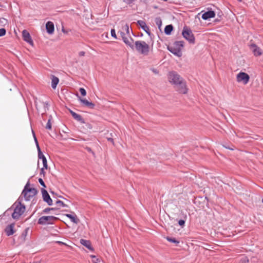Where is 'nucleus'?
<instances>
[{
	"label": "nucleus",
	"mask_w": 263,
	"mask_h": 263,
	"mask_svg": "<svg viewBox=\"0 0 263 263\" xmlns=\"http://www.w3.org/2000/svg\"><path fill=\"white\" fill-rule=\"evenodd\" d=\"M169 82L175 85L177 91L180 93L185 94L187 92L185 81L175 71L169 72L168 74Z\"/></svg>",
	"instance_id": "obj_1"
},
{
	"label": "nucleus",
	"mask_w": 263,
	"mask_h": 263,
	"mask_svg": "<svg viewBox=\"0 0 263 263\" xmlns=\"http://www.w3.org/2000/svg\"><path fill=\"white\" fill-rule=\"evenodd\" d=\"M12 206H14L12 217L14 219H17L24 214L26 210V206L22 203V200L20 199V197Z\"/></svg>",
	"instance_id": "obj_2"
},
{
	"label": "nucleus",
	"mask_w": 263,
	"mask_h": 263,
	"mask_svg": "<svg viewBox=\"0 0 263 263\" xmlns=\"http://www.w3.org/2000/svg\"><path fill=\"white\" fill-rule=\"evenodd\" d=\"M183 46V41H175L172 45L167 46V49L174 55L181 57L182 55L181 49Z\"/></svg>",
	"instance_id": "obj_3"
},
{
	"label": "nucleus",
	"mask_w": 263,
	"mask_h": 263,
	"mask_svg": "<svg viewBox=\"0 0 263 263\" xmlns=\"http://www.w3.org/2000/svg\"><path fill=\"white\" fill-rule=\"evenodd\" d=\"M29 186L30 181L28 180L22 192V195L24 196L26 201H30L31 198L35 196L37 193V191L35 188L30 187Z\"/></svg>",
	"instance_id": "obj_4"
},
{
	"label": "nucleus",
	"mask_w": 263,
	"mask_h": 263,
	"mask_svg": "<svg viewBox=\"0 0 263 263\" xmlns=\"http://www.w3.org/2000/svg\"><path fill=\"white\" fill-rule=\"evenodd\" d=\"M134 48L138 52L143 55H147L149 51V45L142 41H136Z\"/></svg>",
	"instance_id": "obj_5"
},
{
	"label": "nucleus",
	"mask_w": 263,
	"mask_h": 263,
	"mask_svg": "<svg viewBox=\"0 0 263 263\" xmlns=\"http://www.w3.org/2000/svg\"><path fill=\"white\" fill-rule=\"evenodd\" d=\"M183 37L189 43L194 44L195 43V36L191 29L186 26H184L182 31Z\"/></svg>",
	"instance_id": "obj_6"
},
{
	"label": "nucleus",
	"mask_w": 263,
	"mask_h": 263,
	"mask_svg": "<svg viewBox=\"0 0 263 263\" xmlns=\"http://www.w3.org/2000/svg\"><path fill=\"white\" fill-rule=\"evenodd\" d=\"M57 219L54 216H43L39 219L37 223L41 225L53 224V221Z\"/></svg>",
	"instance_id": "obj_7"
},
{
	"label": "nucleus",
	"mask_w": 263,
	"mask_h": 263,
	"mask_svg": "<svg viewBox=\"0 0 263 263\" xmlns=\"http://www.w3.org/2000/svg\"><path fill=\"white\" fill-rule=\"evenodd\" d=\"M236 78L238 82L246 85L249 81L250 76L245 72H240L237 74Z\"/></svg>",
	"instance_id": "obj_8"
},
{
	"label": "nucleus",
	"mask_w": 263,
	"mask_h": 263,
	"mask_svg": "<svg viewBox=\"0 0 263 263\" xmlns=\"http://www.w3.org/2000/svg\"><path fill=\"white\" fill-rule=\"evenodd\" d=\"M41 193L43 201L46 202L48 205H52L53 204V201L47 190L42 188L41 189Z\"/></svg>",
	"instance_id": "obj_9"
},
{
	"label": "nucleus",
	"mask_w": 263,
	"mask_h": 263,
	"mask_svg": "<svg viewBox=\"0 0 263 263\" xmlns=\"http://www.w3.org/2000/svg\"><path fill=\"white\" fill-rule=\"evenodd\" d=\"M137 25L143 30L144 31L147 35L152 37V35L153 34L151 32L149 27L146 25V23L142 20H138L137 22Z\"/></svg>",
	"instance_id": "obj_10"
},
{
	"label": "nucleus",
	"mask_w": 263,
	"mask_h": 263,
	"mask_svg": "<svg viewBox=\"0 0 263 263\" xmlns=\"http://www.w3.org/2000/svg\"><path fill=\"white\" fill-rule=\"evenodd\" d=\"M250 48L256 57L260 56L263 53L262 50L254 44H251L250 45Z\"/></svg>",
	"instance_id": "obj_11"
},
{
	"label": "nucleus",
	"mask_w": 263,
	"mask_h": 263,
	"mask_svg": "<svg viewBox=\"0 0 263 263\" xmlns=\"http://www.w3.org/2000/svg\"><path fill=\"white\" fill-rule=\"evenodd\" d=\"M22 36L23 40L25 42H26L31 45H32L33 44V42L32 40L30 33L28 31H27L26 30H24L22 31Z\"/></svg>",
	"instance_id": "obj_12"
},
{
	"label": "nucleus",
	"mask_w": 263,
	"mask_h": 263,
	"mask_svg": "<svg viewBox=\"0 0 263 263\" xmlns=\"http://www.w3.org/2000/svg\"><path fill=\"white\" fill-rule=\"evenodd\" d=\"M14 226H15V223H12L10 224H8L5 228V232L8 236L12 235L14 233V232H15Z\"/></svg>",
	"instance_id": "obj_13"
},
{
	"label": "nucleus",
	"mask_w": 263,
	"mask_h": 263,
	"mask_svg": "<svg viewBox=\"0 0 263 263\" xmlns=\"http://www.w3.org/2000/svg\"><path fill=\"white\" fill-rule=\"evenodd\" d=\"M215 16V13L214 11L211 10L206 12H204L201 16V17L204 20H208L210 18H213Z\"/></svg>",
	"instance_id": "obj_14"
},
{
	"label": "nucleus",
	"mask_w": 263,
	"mask_h": 263,
	"mask_svg": "<svg viewBox=\"0 0 263 263\" xmlns=\"http://www.w3.org/2000/svg\"><path fill=\"white\" fill-rule=\"evenodd\" d=\"M69 112H70V114L71 115V116H72V117L76 120L79 122L81 124L85 123L84 119L82 117V116L80 115L77 114L76 112H75L74 111H73L70 109L69 110Z\"/></svg>",
	"instance_id": "obj_15"
},
{
	"label": "nucleus",
	"mask_w": 263,
	"mask_h": 263,
	"mask_svg": "<svg viewBox=\"0 0 263 263\" xmlns=\"http://www.w3.org/2000/svg\"><path fill=\"white\" fill-rule=\"evenodd\" d=\"M38 153V157L39 159H41L42 160L43 164L46 169H47L48 168V164H47V161L46 159V158L43 154V153L42 152L41 149L37 150Z\"/></svg>",
	"instance_id": "obj_16"
},
{
	"label": "nucleus",
	"mask_w": 263,
	"mask_h": 263,
	"mask_svg": "<svg viewBox=\"0 0 263 263\" xmlns=\"http://www.w3.org/2000/svg\"><path fill=\"white\" fill-rule=\"evenodd\" d=\"M46 29L48 34H53L54 31V24L51 21H48L46 24Z\"/></svg>",
	"instance_id": "obj_17"
},
{
	"label": "nucleus",
	"mask_w": 263,
	"mask_h": 263,
	"mask_svg": "<svg viewBox=\"0 0 263 263\" xmlns=\"http://www.w3.org/2000/svg\"><path fill=\"white\" fill-rule=\"evenodd\" d=\"M122 39L127 46H129L133 50L134 49V45L133 44V42H134L133 38L130 37L129 40H128L125 35L122 38Z\"/></svg>",
	"instance_id": "obj_18"
},
{
	"label": "nucleus",
	"mask_w": 263,
	"mask_h": 263,
	"mask_svg": "<svg viewBox=\"0 0 263 263\" xmlns=\"http://www.w3.org/2000/svg\"><path fill=\"white\" fill-rule=\"evenodd\" d=\"M80 243L81 245L85 246L88 250H93V248L91 246L90 241L86 240V239H81L80 240Z\"/></svg>",
	"instance_id": "obj_19"
},
{
	"label": "nucleus",
	"mask_w": 263,
	"mask_h": 263,
	"mask_svg": "<svg viewBox=\"0 0 263 263\" xmlns=\"http://www.w3.org/2000/svg\"><path fill=\"white\" fill-rule=\"evenodd\" d=\"M80 101L82 103H83L85 106L89 107L90 108L93 109L95 106L94 103L88 101L86 99L80 98Z\"/></svg>",
	"instance_id": "obj_20"
},
{
	"label": "nucleus",
	"mask_w": 263,
	"mask_h": 263,
	"mask_svg": "<svg viewBox=\"0 0 263 263\" xmlns=\"http://www.w3.org/2000/svg\"><path fill=\"white\" fill-rule=\"evenodd\" d=\"M59 82V78L54 75H51V87L53 89L56 88Z\"/></svg>",
	"instance_id": "obj_21"
},
{
	"label": "nucleus",
	"mask_w": 263,
	"mask_h": 263,
	"mask_svg": "<svg viewBox=\"0 0 263 263\" xmlns=\"http://www.w3.org/2000/svg\"><path fill=\"white\" fill-rule=\"evenodd\" d=\"M174 29V27L173 25L170 24L166 25L164 28V33L166 35H170L172 33V32L173 31Z\"/></svg>",
	"instance_id": "obj_22"
},
{
	"label": "nucleus",
	"mask_w": 263,
	"mask_h": 263,
	"mask_svg": "<svg viewBox=\"0 0 263 263\" xmlns=\"http://www.w3.org/2000/svg\"><path fill=\"white\" fill-rule=\"evenodd\" d=\"M65 216L68 217L71 220V221L74 223L77 224L79 221L76 215H73L70 214H66Z\"/></svg>",
	"instance_id": "obj_23"
},
{
	"label": "nucleus",
	"mask_w": 263,
	"mask_h": 263,
	"mask_svg": "<svg viewBox=\"0 0 263 263\" xmlns=\"http://www.w3.org/2000/svg\"><path fill=\"white\" fill-rule=\"evenodd\" d=\"M166 240L172 243H175L176 245H178L179 243V241L177 239H176L175 237H166Z\"/></svg>",
	"instance_id": "obj_24"
},
{
	"label": "nucleus",
	"mask_w": 263,
	"mask_h": 263,
	"mask_svg": "<svg viewBox=\"0 0 263 263\" xmlns=\"http://www.w3.org/2000/svg\"><path fill=\"white\" fill-rule=\"evenodd\" d=\"M187 218V215H185V216H184V219H179L178 221V224L182 228H183L184 226H185V221H186V219Z\"/></svg>",
	"instance_id": "obj_25"
},
{
	"label": "nucleus",
	"mask_w": 263,
	"mask_h": 263,
	"mask_svg": "<svg viewBox=\"0 0 263 263\" xmlns=\"http://www.w3.org/2000/svg\"><path fill=\"white\" fill-rule=\"evenodd\" d=\"M13 208H14V206H11L10 208L7 209L4 212L3 216H9L10 215H12Z\"/></svg>",
	"instance_id": "obj_26"
},
{
	"label": "nucleus",
	"mask_w": 263,
	"mask_h": 263,
	"mask_svg": "<svg viewBox=\"0 0 263 263\" xmlns=\"http://www.w3.org/2000/svg\"><path fill=\"white\" fill-rule=\"evenodd\" d=\"M56 204L59 205L60 207H63V208H68V206L65 204L61 200H58L57 201H56Z\"/></svg>",
	"instance_id": "obj_27"
},
{
	"label": "nucleus",
	"mask_w": 263,
	"mask_h": 263,
	"mask_svg": "<svg viewBox=\"0 0 263 263\" xmlns=\"http://www.w3.org/2000/svg\"><path fill=\"white\" fill-rule=\"evenodd\" d=\"M57 208H47L44 209L42 211V213L44 214H48L50 211H54L57 210Z\"/></svg>",
	"instance_id": "obj_28"
},
{
	"label": "nucleus",
	"mask_w": 263,
	"mask_h": 263,
	"mask_svg": "<svg viewBox=\"0 0 263 263\" xmlns=\"http://www.w3.org/2000/svg\"><path fill=\"white\" fill-rule=\"evenodd\" d=\"M156 24L158 26V28L160 29L162 26V21L160 17H157L155 21Z\"/></svg>",
	"instance_id": "obj_29"
},
{
	"label": "nucleus",
	"mask_w": 263,
	"mask_h": 263,
	"mask_svg": "<svg viewBox=\"0 0 263 263\" xmlns=\"http://www.w3.org/2000/svg\"><path fill=\"white\" fill-rule=\"evenodd\" d=\"M51 118H50V119H48V122L46 124V128L47 129H51L52 125H51Z\"/></svg>",
	"instance_id": "obj_30"
},
{
	"label": "nucleus",
	"mask_w": 263,
	"mask_h": 263,
	"mask_svg": "<svg viewBox=\"0 0 263 263\" xmlns=\"http://www.w3.org/2000/svg\"><path fill=\"white\" fill-rule=\"evenodd\" d=\"M249 262V259L246 256H243L241 258L239 263H248Z\"/></svg>",
	"instance_id": "obj_31"
},
{
	"label": "nucleus",
	"mask_w": 263,
	"mask_h": 263,
	"mask_svg": "<svg viewBox=\"0 0 263 263\" xmlns=\"http://www.w3.org/2000/svg\"><path fill=\"white\" fill-rule=\"evenodd\" d=\"M111 36L115 39H117V36L116 33V30L115 29H111L110 30Z\"/></svg>",
	"instance_id": "obj_32"
},
{
	"label": "nucleus",
	"mask_w": 263,
	"mask_h": 263,
	"mask_svg": "<svg viewBox=\"0 0 263 263\" xmlns=\"http://www.w3.org/2000/svg\"><path fill=\"white\" fill-rule=\"evenodd\" d=\"M6 33V30L5 28H3L0 29V37L4 36Z\"/></svg>",
	"instance_id": "obj_33"
},
{
	"label": "nucleus",
	"mask_w": 263,
	"mask_h": 263,
	"mask_svg": "<svg viewBox=\"0 0 263 263\" xmlns=\"http://www.w3.org/2000/svg\"><path fill=\"white\" fill-rule=\"evenodd\" d=\"M80 92L82 96H85L86 95V91L84 88H80L79 89Z\"/></svg>",
	"instance_id": "obj_34"
},
{
	"label": "nucleus",
	"mask_w": 263,
	"mask_h": 263,
	"mask_svg": "<svg viewBox=\"0 0 263 263\" xmlns=\"http://www.w3.org/2000/svg\"><path fill=\"white\" fill-rule=\"evenodd\" d=\"M124 29L126 31V34L128 35H129L130 34H129V26L127 24H126L124 27Z\"/></svg>",
	"instance_id": "obj_35"
},
{
	"label": "nucleus",
	"mask_w": 263,
	"mask_h": 263,
	"mask_svg": "<svg viewBox=\"0 0 263 263\" xmlns=\"http://www.w3.org/2000/svg\"><path fill=\"white\" fill-rule=\"evenodd\" d=\"M33 139H34L37 149L40 150L41 149V148L40 147V145H39V142H38V141H37L36 136H34V138H33Z\"/></svg>",
	"instance_id": "obj_36"
},
{
	"label": "nucleus",
	"mask_w": 263,
	"mask_h": 263,
	"mask_svg": "<svg viewBox=\"0 0 263 263\" xmlns=\"http://www.w3.org/2000/svg\"><path fill=\"white\" fill-rule=\"evenodd\" d=\"M38 180L40 184L44 187V189L46 187V185L42 178H39Z\"/></svg>",
	"instance_id": "obj_37"
},
{
	"label": "nucleus",
	"mask_w": 263,
	"mask_h": 263,
	"mask_svg": "<svg viewBox=\"0 0 263 263\" xmlns=\"http://www.w3.org/2000/svg\"><path fill=\"white\" fill-rule=\"evenodd\" d=\"M135 0H123V1L127 5H130L134 3Z\"/></svg>",
	"instance_id": "obj_38"
},
{
	"label": "nucleus",
	"mask_w": 263,
	"mask_h": 263,
	"mask_svg": "<svg viewBox=\"0 0 263 263\" xmlns=\"http://www.w3.org/2000/svg\"><path fill=\"white\" fill-rule=\"evenodd\" d=\"M92 257L94 258L92 260L93 263H99L100 262V260L99 258H96L95 256H92Z\"/></svg>",
	"instance_id": "obj_39"
},
{
	"label": "nucleus",
	"mask_w": 263,
	"mask_h": 263,
	"mask_svg": "<svg viewBox=\"0 0 263 263\" xmlns=\"http://www.w3.org/2000/svg\"><path fill=\"white\" fill-rule=\"evenodd\" d=\"M27 230H28V229H25V230L22 233V234L21 235V237H23L24 239L25 238V237L27 235Z\"/></svg>",
	"instance_id": "obj_40"
},
{
	"label": "nucleus",
	"mask_w": 263,
	"mask_h": 263,
	"mask_svg": "<svg viewBox=\"0 0 263 263\" xmlns=\"http://www.w3.org/2000/svg\"><path fill=\"white\" fill-rule=\"evenodd\" d=\"M44 169H46V168H44V167L43 166V167L41 169V172H40V175H43L44 176H45V174Z\"/></svg>",
	"instance_id": "obj_41"
},
{
	"label": "nucleus",
	"mask_w": 263,
	"mask_h": 263,
	"mask_svg": "<svg viewBox=\"0 0 263 263\" xmlns=\"http://www.w3.org/2000/svg\"><path fill=\"white\" fill-rule=\"evenodd\" d=\"M141 2L147 4L149 3L150 0H140Z\"/></svg>",
	"instance_id": "obj_42"
},
{
	"label": "nucleus",
	"mask_w": 263,
	"mask_h": 263,
	"mask_svg": "<svg viewBox=\"0 0 263 263\" xmlns=\"http://www.w3.org/2000/svg\"><path fill=\"white\" fill-rule=\"evenodd\" d=\"M118 33H120L122 38L125 35V33L123 31H119Z\"/></svg>",
	"instance_id": "obj_43"
},
{
	"label": "nucleus",
	"mask_w": 263,
	"mask_h": 263,
	"mask_svg": "<svg viewBox=\"0 0 263 263\" xmlns=\"http://www.w3.org/2000/svg\"><path fill=\"white\" fill-rule=\"evenodd\" d=\"M85 52L84 51H80L79 53V56L83 57L84 56Z\"/></svg>",
	"instance_id": "obj_44"
},
{
	"label": "nucleus",
	"mask_w": 263,
	"mask_h": 263,
	"mask_svg": "<svg viewBox=\"0 0 263 263\" xmlns=\"http://www.w3.org/2000/svg\"><path fill=\"white\" fill-rule=\"evenodd\" d=\"M48 105H49V104L47 102H44V107L45 108H48Z\"/></svg>",
	"instance_id": "obj_45"
},
{
	"label": "nucleus",
	"mask_w": 263,
	"mask_h": 263,
	"mask_svg": "<svg viewBox=\"0 0 263 263\" xmlns=\"http://www.w3.org/2000/svg\"><path fill=\"white\" fill-rule=\"evenodd\" d=\"M62 32L64 33H68V31L66 30L63 27L62 28Z\"/></svg>",
	"instance_id": "obj_46"
},
{
	"label": "nucleus",
	"mask_w": 263,
	"mask_h": 263,
	"mask_svg": "<svg viewBox=\"0 0 263 263\" xmlns=\"http://www.w3.org/2000/svg\"><path fill=\"white\" fill-rule=\"evenodd\" d=\"M108 141H110L112 143H114V139L111 138H107Z\"/></svg>",
	"instance_id": "obj_47"
},
{
	"label": "nucleus",
	"mask_w": 263,
	"mask_h": 263,
	"mask_svg": "<svg viewBox=\"0 0 263 263\" xmlns=\"http://www.w3.org/2000/svg\"><path fill=\"white\" fill-rule=\"evenodd\" d=\"M87 151H88L89 152H91V153H93V152L92 151V150H91V148H90V147H87Z\"/></svg>",
	"instance_id": "obj_48"
},
{
	"label": "nucleus",
	"mask_w": 263,
	"mask_h": 263,
	"mask_svg": "<svg viewBox=\"0 0 263 263\" xmlns=\"http://www.w3.org/2000/svg\"><path fill=\"white\" fill-rule=\"evenodd\" d=\"M57 243H59V244H64V242H62V241H57Z\"/></svg>",
	"instance_id": "obj_49"
},
{
	"label": "nucleus",
	"mask_w": 263,
	"mask_h": 263,
	"mask_svg": "<svg viewBox=\"0 0 263 263\" xmlns=\"http://www.w3.org/2000/svg\"><path fill=\"white\" fill-rule=\"evenodd\" d=\"M32 133L33 138H34V136H35V134L34 132L32 129Z\"/></svg>",
	"instance_id": "obj_50"
},
{
	"label": "nucleus",
	"mask_w": 263,
	"mask_h": 263,
	"mask_svg": "<svg viewBox=\"0 0 263 263\" xmlns=\"http://www.w3.org/2000/svg\"><path fill=\"white\" fill-rule=\"evenodd\" d=\"M153 71L154 72H155V73H157V72H157V70H156V69H153Z\"/></svg>",
	"instance_id": "obj_51"
},
{
	"label": "nucleus",
	"mask_w": 263,
	"mask_h": 263,
	"mask_svg": "<svg viewBox=\"0 0 263 263\" xmlns=\"http://www.w3.org/2000/svg\"><path fill=\"white\" fill-rule=\"evenodd\" d=\"M225 147L226 148H227V149H230V146H226Z\"/></svg>",
	"instance_id": "obj_52"
},
{
	"label": "nucleus",
	"mask_w": 263,
	"mask_h": 263,
	"mask_svg": "<svg viewBox=\"0 0 263 263\" xmlns=\"http://www.w3.org/2000/svg\"><path fill=\"white\" fill-rule=\"evenodd\" d=\"M2 20H5V18H0V23H1V22H2Z\"/></svg>",
	"instance_id": "obj_53"
},
{
	"label": "nucleus",
	"mask_w": 263,
	"mask_h": 263,
	"mask_svg": "<svg viewBox=\"0 0 263 263\" xmlns=\"http://www.w3.org/2000/svg\"><path fill=\"white\" fill-rule=\"evenodd\" d=\"M131 32H132V33L133 34V35L134 36H135V35H134V33H133V32L132 29H131Z\"/></svg>",
	"instance_id": "obj_54"
},
{
	"label": "nucleus",
	"mask_w": 263,
	"mask_h": 263,
	"mask_svg": "<svg viewBox=\"0 0 263 263\" xmlns=\"http://www.w3.org/2000/svg\"><path fill=\"white\" fill-rule=\"evenodd\" d=\"M237 1H239V2H241V0H237Z\"/></svg>",
	"instance_id": "obj_55"
},
{
	"label": "nucleus",
	"mask_w": 263,
	"mask_h": 263,
	"mask_svg": "<svg viewBox=\"0 0 263 263\" xmlns=\"http://www.w3.org/2000/svg\"><path fill=\"white\" fill-rule=\"evenodd\" d=\"M262 203H263V199L262 200Z\"/></svg>",
	"instance_id": "obj_56"
}]
</instances>
